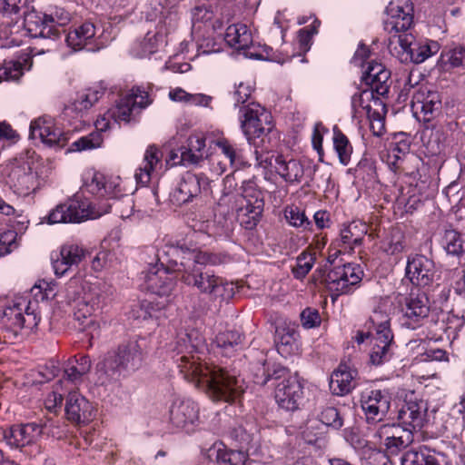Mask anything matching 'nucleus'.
<instances>
[{
	"instance_id": "f257e3e1",
	"label": "nucleus",
	"mask_w": 465,
	"mask_h": 465,
	"mask_svg": "<svg viewBox=\"0 0 465 465\" xmlns=\"http://www.w3.org/2000/svg\"><path fill=\"white\" fill-rule=\"evenodd\" d=\"M203 341L195 331L179 334L175 361L183 378L203 390L213 401L232 402L244 391L243 381L215 365L203 362Z\"/></svg>"
},
{
	"instance_id": "f03ea898",
	"label": "nucleus",
	"mask_w": 465,
	"mask_h": 465,
	"mask_svg": "<svg viewBox=\"0 0 465 465\" xmlns=\"http://www.w3.org/2000/svg\"><path fill=\"white\" fill-rule=\"evenodd\" d=\"M166 253L181 258L180 262L177 259H172L171 262H173L176 266L174 270L186 285L194 286L213 299L229 300L233 296L234 288L232 282L210 272H203V265L209 260L206 253L178 245L168 246Z\"/></svg>"
},
{
	"instance_id": "7ed1b4c3",
	"label": "nucleus",
	"mask_w": 465,
	"mask_h": 465,
	"mask_svg": "<svg viewBox=\"0 0 465 465\" xmlns=\"http://www.w3.org/2000/svg\"><path fill=\"white\" fill-rule=\"evenodd\" d=\"M54 286L46 281H40L31 289L34 301H31L28 294L15 296L1 312L0 323L15 335H17L24 328L36 327L40 322V316L36 312L38 302L46 301L54 295Z\"/></svg>"
},
{
	"instance_id": "20e7f679",
	"label": "nucleus",
	"mask_w": 465,
	"mask_h": 465,
	"mask_svg": "<svg viewBox=\"0 0 465 465\" xmlns=\"http://www.w3.org/2000/svg\"><path fill=\"white\" fill-rule=\"evenodd\" d=\"M244 10L241 12L240 6L232 2H227L221 10V17L217 20L218 25L212 23L213 12L207 7L196 6L192 12V23L193 29L212 28L217 29L225 27L232 29L238 25V21L242 15L246 16L253 15L259 5V0H245Z\"/></svg>"
},
{
	"instance_id": "39448f33",
	"label": "nucleus",
	"mask_w": 465,
	"mask_h": 465,
	"mask_svg": "<svg viewBox=\"0 0 465 465\" xmlns=\"http://www.w3.org/2000/svg\"><path fill=\"white\" fill-rule=\"evenodd\" d=\"M271 380L275 381L274 398L278 405L286 411L297 410L303 400V388L297 377L283 367L274 366L262 383Z\"/></svg>"
},
{
	"instance_id": "423d86ee",
	"label": "nucleus",
	"mask_w": 465,
	"mask_h": 465,
	"mask_svg": "<svg viewBox=\"0 0 465 465\" xmlns=\"http://www.w3.org/2000/svg\"><path fill=\"white\" fill-rule=\"evenodd\" d=\"M84 294L77 302L74 316L84 331H89L92 339L99 335L100 322L96 312L100 310L102 296L95 284H84Z\"/></svg>"
},
{
	"instance_id": "0eeeda50",
	"label": "nucleus",
	"mask_w": 465,
	"mask_h": 465,
	"mask_svg": "<svg viewBox=\"0 0 465 465\" xmlns=\"http://www.w3.org/2000/svg\"><path fill=\"white\" fill-rule=\"evenodd\" d=\"M239 121L242 132L249 143L272 129V114L258 103L242 105L239 111Z\"/></svg>"
},
{
	"instance_id": "6e6552de",
	"label": "nucleus",
	"mask_w": 465,
	"mask_h": 465,
	"mask_svg": "<svg viewBox=\"0 0 465 465\" xmlns=\"http://www.w3.org/2000/svg\"><path fill=\"white\" fill-rule=\"evenodd\" d=\"M163 253L167 257L166 267H163V262H162L161 267L158 264L152 265L144 274V283L147 290L152 293L159 297L168 298L176 286L175 277L170 272V271L176 272L174 270L176 266L171 260L177 259L180 262L181 258L168 255L166 251Z\"/></svg>"
},
{
	"instance_id": "1a4fd4ad",
	"label": "nucleus",
	"mask_w": 465,
	"mask_h": 465,
	"mask_svg": "<svg viewBox=\"0 0 465 465\" xmlns=\"http://www.w3.org/2000/svg\"><path fill=\"white\" fill-rule=\"evenodd\" d=\"M256 164L264 169L273 168L274 171L287 183H299L303 176L304 169L300 161L287 159L282 154L270 152L255 151Z\"/></svg>"
},
{
	"instance_id": "9d476101",
	"label": "nucleus",
	"mask_w": 465,
	"mask_h": 465,
	"mask_svg": "<svg viewBox=\"0 0 465 465\" xmlns=\"http://www.w3.org/2000/svg\"><path fill=\"white\" fill-rule=\"evenodd\" d=\"M363 272L359 265L348 263L331 270L321 281L336 296L353 291L362 279Z\"/></svg>"
},
{
	"instance_id": "9b49d317",
	"label": "nucleus",
	"mask_w": 465,
	"mask_h": 465,
	"mask_svg": "<svg viewBox=\"0 0 465 465\" xmlns=\"http://www.w3.org/2000/svg\"><path fill=\"white\" fill-rule=\"evenodd\" d=\"M388 454L396 455L414 441V432L394 424H383L374 433Z\"/></svg>"
},
{
	"instance_id": "f8f14e48",
	"label": "nucleus",
	"mask_w": 465,
	"mask_h": 465,
	"mask_svg": "<svg viewBox=\"0 0 465 465\" xmlns=\"http://www.w3.org/2000/svg\"><path fill=\"white\" fill-rule=\"evenodd\" d=\"M391 394L388 390H366L361 393V405L368 422L384 419L391 408Z\"/></svg>"
},
{
	"instance_id": "ddd939ff",
	"label": "nucleus",
	"mask_w": 465,
	"mask_h": 465,
	"mask_svg": "<svg viewBox=\"0 0 465 465\" xmlns=\"http://www.w3.org/2000/svg\"><path fill=\"white\" fill-rule=\"evenodd\" d=\"M11 188L18 196L26 197L41 187V180L27 162L15 165L9 174Z\"/></svg>"
},
{
	"instance_id": "4468645a",
	"label": "nucleus",
	"mask_w": 465,
	"mask_h": 465,
	"mask_svg": "<svg viewBox=\"0 0 465 465\" xmlns=\"http://www.w3.org/2000/svg\"><path fill=\"white\" fill-rule=\"evenodd\" d=\"M385 29H411L414 25L411 0H391L386 7Z\"/></svg>"
},
{
	"instance_id": "2eb2a0df",
	"label": "nucleus",
	"mask_w": 465,
	"mask_h": 465,
	"mask_svg": "<svg viewBox=\"0 0 465 465\" xmlns=\"http://www.w3.org/2000/svg\"><path fill=\"white\" fill-rule=\"evenodd\" d=\"M402 311V324L409 329L415 330L421 325L430 312L429 301L424 292H411L405 298Z\"/></svg>"
},
{
	"instance_id": "dca6fc26",
	"label": "nucleus",
	"mask_w": 465,
	"mask_h": 465,
	"mask_svg": "<svg viewBox=\"0 0 465 465\" xmlns=\"http://www.w3.org/2000/svg\"><path fill=\"white\" fill-rule=\"evenodd\" d=\"M30 135L38 138L49 146L64 147L67 143V136L55 125L52 117L43 116L33 121L30 124Z\"/></svg>"
},
{
	"instance_id": "f3484780",
	"label": "nucleus",
	"mask_w": 465,
	"mask_h": 465,
	"mask_svg": "<svg viewBox=\"0 0 465 465\" xmlns=\"http://www.w3.org/2000/svg\"><path fill=\"white\" fill-rule=\"evenodd\" d=\"M71 21V15L61 7H54L48 13H42L36 10H31L25 15V26L44 27L55 29L56 27H64Z\"/></svg>"
},
{
	"instance_id": "a211bd4d",
	"label": "nucleus",
	"mask_w": 465,
	"mask_h": 465,
	"mask_svg": "<svg viewBox=\"0 0 465 465\" xmlns=\"http://www.w3.org/2000/svg\"><path fill=\"white\" fill-rule=\"evenodd\" d=\"M435 273V265L432 260L419 254L409 257L406 265V277L413 285L428 286L432 282Z\"/></svg>"
},
{
	"instance_id": "6ab92c4d",
	"label": "nucleus",
	"mask_w": 465,
	"mask_h": 465,
	"mask_svg": "<svg viewBox=\"0 0 465 465\" xmlns=\"http://www.w3.org/2000/svg\"><path fill=\"white\" fill-rule=\"evenodd\" d=\"M209 180L203 174L186 173L178 186L172 193V201L176 204H184L197 197L202 190H205Z\"/></svg>"
},
{
	"instance_id": "aec40b11",
	"label": "nucleus",
	"mask_w": 465,
	"mask_h": 465,
	"mask_svg": "<svg viewBox=\"0 0 465 465\" xmlns=\"http://www.w3.org/2000/svg\"><path fill=\"white\" fill-rule=\"evenodd\" d=\"M413 111L423 114L424 121H430L441 107V100L437 91L426 84L420 85L412 94Z\"/></svg>"
},
{
	"instance_id": "412c9836",
	"label": "nucleus",
	"mask_w": 465,
	"mask_h": 465,
	"mask_svg": "<svg viewBox=\"0 0 465 465\" xmlns=\"http://www.w3.org/2000/svg\"><path fill=\"white\" fill-rule=\"evenodd\" d=\"M42 432V426L37 423L17 424L4 432V440L11 448L22 449L35 444Z\"/></svg>"
},
{
	"instance_id": "4be33fe9",
	"label": "nucleus",
	"mask_w": 465,
	"mask_h": 465,
	"mask_svg": "<svg viewBox=\"0 0 465 465\" xmlns=\"http://www.w3.org/2000/svg\"><path fill=\"white\" fill-rule=\"evenodd\" d=\"M170 421L177 428L184 429L199 420V406L190 399L176 398L170 406Z\"/></svg>"
},
{
	"instance_id": "5701e85b",
	"label": "nucleus",
	"mask_w": 465,
	"mask_h": 465,
	"mask_svg": "<svg viewBox=\"0 0 465 465\" xmlns=\"http://www.w3.org/2000/svg\"><path fill=\"white\" fill-rule=\"evenodd\" d=\"M65 414L71 422L86 424L94 417V409L85 397L71 390L65 402Z\"/></svg>"
},
{
	"instance_id": "b1692460",
	"label": "nucleus",
	"mask_w": 465,
	"mask_h": 465,
	"mask_svg": "<svg viewBox=\"0 0 465 465\" xmlns=\"http://www.w3.org/2000/svg\"><path fill=\"white\" fill-rule=\"evenodd\" d=\"M68 209L67 221L69 223H82L88 219H97L103 214L109 213L112 204L105 203L96 208L87 200H80L78 197L65 203Z\"/></svg>"
},
{
	"instance_id": "393cba45",
	"label": "nucleus",
	"mask_w": 465,
	"mask_h": 465,
	"mask_svg": "<svg viewBox=\"0 0 465 465\" xmlns=\"http://www.w3.org/2000/svg\"><path fill=\"white\" fill-rule=\"evenodd\" d=\"M427 404L423 401L410 399L400 409L398 420L412 431L420 430L427 421Z\"/></svg>"
},
{
	"instance_id": "a878e982",
	"label": "nucleus",
	"mask_w": 465,
	"mask_h": 465,
	"mask_svg": "<svg viewBox=\"0 0 465 465\" xmlns=\"http://www.w3.org/2000/svg\"><path fill=\"white\" fill-rule=\"evenodd\" d=\"M104 94V89L100 87L85 89L77 94L76 97L64 107V114L75 118L84 117Z\"/></svg>"
},
{
	"instance_id": "bb28decb",
	"label": "nucleus",
	"mask_w": 465,
	"mask_h": 465,
	"mask_svg": "<svg viewBox=\"0 0 465 465\" xmlns=\"http://www.w3.org/2000/svg\"><path fill=\"white\" fill-rule=\"evenodd\" d=\"M83 247L74 242L62 245L59 255L53 260V268L57 276H63L73 266H77L84 257Z\"/></svg>"
},
{
	"instance_id": "cd10ccee",
	"label": "nucleus",
	"mask_w": 465,
	"mask_h": 465,
	"mask_svg": "<svg viewBox=\"0 0 465 465\" xmlns=\"http://www.w3.org/2000/svg\"><path fill=\"white\" fill-rule=\"evenodd\" d=\"M143 361V351L138 341H129L118 348L115 355L117 367L128 371L138 370Z\"/></svg>"
},
{
	"instance_id": "c85d7f7f",
	"label": "nucleus",
	"mask_w": 465,
	"mask_h": 465,
	"mask_svg": "<svg viewBox=\"0 0 465 465\" xmlns=\"http://www.w3.org/2000/svg\"><path fill=\"white\" fill-rule=\"evenodd\" d=\"M162 153L155 145H149L144 153L143 159L136 170L134 177L137 183L146 185L162 167Z\"/></svg>"
},
{
	"instance_id": "c756f323",
	"label": "nucleus",
	"mask_w": 465,
	"mask_h": 465,
	"mask_svg": "<svg viewBox=\"0 0 465 465\" xmlns=\"http://www.w3.org/2000/svg\"><path fill=\"white\" fill-rule=\"evenodd\" d=\"M275 342L278 352L287 358L299 351V333L294 325L282 323L276 328Z\"/></svg>"
},
{
	"instance_id": "7c9ffc66",
	"label": "nucleus",
	"mask_w": 465,
	"mask_h": 465,
	"mask_svg": "<svg viewBox=\"0 0 465 465\" xmlns=\"http://www.w3.org/2000/svg\"><path fill=\"white\" fill-rule=\"evenodd\" d=\"M91 361L86 355H82L79 359H71L68 361L64 377L58 381H64V387L74 390L82 381L83 377L90 371Z\"/></svg>"
},
{
	"instance_id": "2f4dec72",
	"label": "nucleus",
	"mask_w": 465,
	"mask_h": 465,
	"mask_svg": "<svg viewBox=\"0 0 465 465\" xmlns=\"http://www.w3.org/2000/svg\"><path fill=\"white\" fill-rule=\"evenodd\" d=\"M357 371L346 363H341L335 370L330 381V388L336 395H345L349 393L354 387V379Z\"/></svg>"
},
{
	"instance_id": "473e14b6",
	"label": "nucleus",
	"mask_w": 465,
	"mask_h": 465,
	"mask_svg": "<svg viewBox=\"0 0 465 465\" xmlns=\"http://www.w3.org/2000/svg\"><path fill=\"white\" fill-rule=\"evenodd\" d=\"M219 39L237 51H246L244 54L249 57L255 56L253 52L249 51L254 46L253 35L252 31H227L220 35Z\"/></svg>"
},
{
	"instance_id": "72a5a7b5",
	"label": "nucleus",
	"mask_w": 465,
	"mask_h": 465,
	"mask_svg": "<svg viewBox=\"0 0 465 465\" xmlns=\"http://www.w3.org/2000/svg\"><path fill=\"white\" fill-rule=\"evenodd\" d=\"M210 457L214 456L217 462L229 465H245L248 455L242 450H227L223 443H215L209 450Z\"/></svg>"
},
{
	"instance_id": "f704fd0d",
	"label": "nucleus",
	"mask_w": 465,
	"mask_h": 465,
	"mask_svg": "<svg viewBox=\"0 0 465 465\" xmlns=\"http://www.w3.org/2000/svg\"><path fill=\"white\" fill-rule=\"evenodd\" d=\"M392 340L393 335H373L374 343L370 353V361L373 365H381L391 359Z\"/></svg>"
},
{
	"instance_id": "c9c22d12",
	"label": "nucleus",
	"mask_w": 465,
	"mask_h": 465,
	"mask_svg": "<svg viewBox=\"0 0 465 465\" xmlns=\"http://www.w3.org/2000/svg\"><path fill=\"white\" fill-rule=\"evenodd\" d=\"M205 138L203 134H193L188 138L186 147L181 148V159L189 163H198L203 157Z\"/></svg>"
},
{
	"instance_id": "e433bc0d",
	"label": "nucleus",
	"mask_w": 465,
	"mask_h": 465,
	"mask_svg": "<svg viewBox=\"0 0 465 465\" xmlns=\"http://www.w3.org/2000/svg\"><path fill=\"white\" fill-rule=\"evenodd\" d=\"M164 43L163 35L158 31H148L143 41L134 47V53L138 57H146L159 50Z\"/></svg>"
},
{
	"instance_id": "4c0bfd02",
	"label": "nucleus",
	"mask_w": 465,
	"mask_h": 465,
	"mask_svg": "<svg viewBox=\"0 0 465 465\" xmlns=\"http://www.w3.org/2000/svg\"><path fill=\"white\" fill-rule=\"evenodd\" d=\"M367 232V226L361 222H352L343 225L341 229L340 236L341 242L350 247L360 245L364 234Z\"/></svg>"
},
{
	"instance_id": "58836bf2",
	"label": "nucleus",
	"mask_w": 465,
	"mask_h": 465,
	"mask_svg": "<svg viewBox=\"0 0 465 465\" xmlns=\"http://www.w3.org/2000/svg\"><path fill=\"white\" fill-rule=\"evenodd\" d=\"M264 204L245 203L237 211V218L246 229H253L263 211Z\"/></svg>"
},
{
	"instance_id": "ea45409f",
	"label": "nucleus",
	"mask_w": 465,
	"mask_h": 465,
	"mask_svg": "<svg viewBox=\"0 0 465 465\" xmlns=\"http://www.w3.org/2000/svg\"><path fill=\"white\" fill-rule=\"evenodd\" d=\"M63 33H64L67 45L73 50L78 51L87 47L89 51H94V47L92 46L94 31H63Z\"/></svg>"
},
{
	"instance_id": "a19ab883",
	"label": "nucleus",
	"mask_w": 465,
	"mask_h": 465,
	"mask_svg": "<svg viewBox=\"0 0 465 465\" xmlns=\"http://www.w3.org/2000/svg\"><path fill=\"white\" fill-rule=\"evenodd\" d=\"M401 465H438L434 454L425 447L406 451L401 459Z\"/></svg>"
},
{
	"instance_id": "79ce46f5",
	"label": "nucleus",
	"mask_w": 465,
	"mask_h": 465,
	"mask_svg": "<svg viewBox=\"0 0 465 465\" xmlns=\"http://www.w3.org/2000/svg\"><path fill=\"white\" fill-rule=\"evenodd\" d=\"M332 143L340 163L348 165L352 154V146L347 136L337 126L333 127Z\"/></svg>"
},
{
	"instance_id": "37998d69",
	"label": "nucleus",
	"mask_w": 465,
	"mask_h": 465,
	"mask_svg": "<svg viewBox=\"0 0 465 465\" xmlns=\"http://www.w3.org/2000/svg\"><path fill=\"white\" fill-rule=\"evenodd\" d=\"M440 50V45L436 41L425 40L416 44L410 50L411 61L414 64H421Z\"/></svg>"
},
{
	"instance_id": "c03bdc74",
	"label": "nucleus",
	"mask_w": 465,
	"mask_h": 465,
	"mask_svg": "<svg viewBox=\"0 0 465 465\" xmlns=\"http://www.w3.org/2000/svg\"><path fill=\"white\" fill-rule=\"evenodd\" d=\"M243 336L238 331H224L219 332L215 337V342L218 347L223 350L228 355L241 346Z\"/></svg>"
},
{
	"instance_id": "a18cd8bd",
	"label": "nucleus",
	"mask_w": 465,
	"mask_h": 465,
	"mask_svg": "<svg viewBox=\"0 0 465 465\" xmlns=\"http://www.w3.org/2000/svg\"><path fill=\"white\" fill-rule=\"evenodd\" d=\"M137 113L131 104V99L125 95L120 99L114 109L109 111V115L115 123L121 124L122 122L129 123Z\"/></svg>"
},
{
	"instance_id": "49530a36",
	"label": "nucleus",
	"mask_w": 465,
	"mask_h": 465,
	"mask_svg": "<svg viewBox=\"0 0 465 465\" xmlns=\"http://www.w3.org/2000/svg\"><path fill=\"white\" fill-rule=\"evenodd\" d=\"M369 324L375 330L373 335H392L389 315L381 306L373 310L369 319Z\"/></svg>"
},
{
	"instance_id": "de8ad7c7",
	"label": "nucleus",
	"mask_w": 465,
	"mask_h": 465,
	"mask_svg": "<svg viewBox=\"0 0 465 465\" xmlns=\"http://www.w3.org/2000/svg\"><path fill=\"white\" fill-rule=\"evenodd\" d=\"M72 388L64 387V381H56L53 391L49 392L44 400L45 407L51 412H55L61 408L63 402V394L70 391Z\"/></svg>"
},
{
	"instance_id": "09e8293b",
	"label": "nucleus",
	"mask_w": 465,
	"mask_h": 465,
	"mask_svg": "<svg viewBox=\"0 0 465 465\" xmlns=\"http://www.w3.org/2000/svg\"><path fill=\"white\" fill-rule=\"evenodd\" d=\"M446 252L452 255H459L464 252V242L460 234L455 230H447L441 241Z\"/></svg>"
},
{
	"instance_id": "8fccbe9b",
	"label": "nucleus",
	"mask_w": 465,
	"mask_h": 465,
	"mask_svg": "<svg viewBox=\"0 0 465 465\" xmlns=\"http://www.w3.org/2000/svg\"><path fill=\"white\" fill-rule=\"evenodd\" d=\"M284 217L288 223L296 228H302L303 230L310 229L312 223L306 216L304 211L297 206H287L284 210Z\"/></svg>"
},
{
	"instance_id": "3c124183",
	"label": "nucleus",
	"mask_w": 465,
	"mask_h": 465,
	"mask_svg": "<svg viewBox=\"0 0 465 465\" xmlns=\"http://www.w3.org/2000/svg\"><path fill=\"white\" fill-rule=\"evenodd\" d=\"M326 432L322 423L317 420H312L306 423L302 436L307 443L315 444L324 439Z\"/></svg>"
},
{
	"instance_id": "603ef678",
	"label": "nucleus",
	"mask_w": 465,
	"mask_h": 465,
	"mask_svg": "<svg viewBox=\"0 0 465 465\" xmlns=\"http://www.w3.org/2000/svg\"><path fill=\"white\" fill-rule=\"evenodd\" d=\"M105 176L95 171H89L84 174V188L90 193L102 197Z\"/></svg>"
},
{
	"instance_id": "864d4df0",
	"label": "nucleus",
	"mask_w": 465,
	"mask_h": 465,
	"mask_svg": "<svg viewBox=\"0 0 465 465\" xmlns=\"http://www.w3.org/2000/svg\"><path fill=\"white\" fill-rule=\"evenodd\" d=\"M315 262V254L303 252L296 260V264L292 268V273L295 278L302 279L312 270Z\"/></svg>"
},
{
	"instance_id": "5fc2aeb1",
	"label": "nucleus",
	"mask_w": 465,
	"mask_h": 465,
	"mask_svg": "<svg viewBox=\"0 0 465 465\" xmlns=\"http://www.w3.org/2000/svg\"><path fill=\"white\" fill-rule=\"evenodd\" d=\"M103 143V137L100 133H91L74 141L71 144V151L81 152L98 148Z\"/></svg>"
},
{
	"instance_id": "6e6d98bb",
	"label": "nucleus",
	"mask_w": 465,
	"mask_h": 465,
	"mask_svg": "<svg viewBox=\"0 0 465 465\" xmlns=\"http://www.w3.org/2000/svg\"><path fill=\"white\" fill-rule=\"evenodd\" d=\"M423 143L427 148V153L430 155L440 154L443 149L441 141V134L439 131H426L423 134Z\"/></svg>"
},
{
	"instance_id": "4d7b16f0",
	"label": "nucleus",
	"mask_w": 465,
	"mask_h": 465,
	"mask_svg": "<svg viewBox=\"0 0 465 465\" xmlns=\"http://www.w3.org/2000/svg\"><path fill=\"white\" fill-rule=\"evenodd\" d=\"M242 196L245 203L264 204L262 193L257 188L254 181H244L242 185Z\"/></svg>"
},
{
	"instance_id": "13d9d810",
	"label": "nucleus",
	"mask_w": 465,
	"mask_h": 465,
	"mask_svg": "<svg viewBox=\"0 0 465 465\" xmlns=\"http://www.w3.org/2000/svg\"><path fill=\"white\" fill-rule=\"evenodd\" d=\"M126 96L138 113L152 103L148 92L140 86L134 87Z\"/></svg>"
},
{
	"instance_id": "bf43d9fd",
	"label": "nucleus",
	"mask_w": 465,
	"mask_h": 465,
	"mask_svg": "<svg viewBox=\"0 0 465 465\" xmlns=\"http://www.w3.org/2000/svg\"><path fill=\"white\" fill-rule=\"evenodd\" d=\"M325 427V430L327 431V427H333L335 429H339L342 426V420L340 417V414L334 407H326L324 408L320 415L319 420H317Z\"/></svg>"
},
{
	"instance_id": "052dcab7",
	"label": "nucleus",
	"mask_w": 465,
	"mask_h": 465,
	"mask_svg": "<svg viewBox=\"0 0 465 465\" xmlns=\"http://www.w3.org/2000/svg\"><path fill=\"white\" fill-rule=\"evenodd\" d=\"M124 194L122 179L118 176L105 177L102 197L108 199H116Z\"/></svg>"
},
{
	"instance_id": "680f3d73",
	"label": "nucleus",
	"mask_w": 465,
	"mask_h": 465,
	"mask_svg": "<svg viewBox=\"0 0 465 465\" xmlns=\"http://www.w3.org/2000/svg\"><path fill=\"white\" fill-rule=\"evenodd\" d=\"M23 74V67L20 62L8 61L5 62L0 67V82L18 80Z\"/></svg>"
},
{
	"instance_id": "e2e57ef3",
	"label": "nucleus",
	"mask_w": 465,
	"mask_h": 465,
	"mask_svg": "<svg viewBox=\"0 0 465 465\" xmlns=\"http://www.w3.org/2000/svg\"><path fill=\"white\" fill-rule=\"evenodd\" d=\"M17 246V232L15 231L8 230L0 233V257L10 253Z\"/></svg>"
},
{
	"instance_id": "0e129e2a",
	"label": "nucleus",
	"mask_w": 465,
	"mask_h": 465,
	"mask_svg": "<svg viewBox=\"0 0 465 465\" xmlns=\"http://www.w3.org/2000/svg\"><path fill=\"white\" fill-rule=\"evenodd\" d=\"M367 116L370 121V129L373 135L381 137L385 133V118L384 115L377 109L369 111Z\"/></svg>"
},
{
	"instance_id": "69168bd1",
	"label": "nucleus",
	"mask_w": 465,
	"mask_h": 465,
	"mask_svg": "<svg viewBox=\"0 0 465 465\" xmlns=\"http://www.w3.org/2000/svg\"><path fill=\"white\" fill-rule=\"evenodd\" d=\"M372 97V93L369 90L358 92L354 94L351 97V105L356 112H358V110L361 108L366 111V114H368L369 111H371L373 109L371 105L369 104L370 100Z\"/></svg>"
},
{
	"instance_id": "338daca9",
	"label": "nucleus",
	"mask_w": 465,
	"mask_h": 465,
	"mask_svg": "<svg viewBox=\"0 0 465 465\" xmlns=\"http://www.w3.org/2000/svg\"><path fill=\"white\" fill-rule=\"evenodd\" d=\"M322 322L318 310L306 308L301 312V322L305 329H312L320 326Z\"/></svg>"
},
{
	"instance_id": "774afa93",
	"label": "nucleus",
	"mask_w": 465,
	"mask_h": 465,
	"mask_svg": "<svg viewBox=\"0 0 465 465\" xmlns=\"http://www.w3.org/2000/svg\"><path fill=\"white\" fill-rule=\"evenodd\" d=\"M446 55L448 63L451 67H460L465 65V47L456 46L450 49Z\"/></svg>"
}]
</instances>
